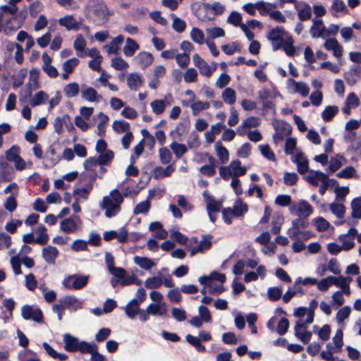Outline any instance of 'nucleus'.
I'll list each match as a JSON object with an SVG mask.
<instances>
[{"mask_svg":"<svg viewBox=\"0 0 361 361\" xmlns=\"http://www.w3.org/2000/svg\"><path fill=\"white\" fill-rule=\"evenodd\" d=\"M170 104L171 102L169 101L168 98L166 97L163 99L153 100L150 103V106L155 114L159 115L161 114L165 111L166 107Z\"/></svg>","mask_w":361,"mask_h":361,"instance_id":"obj_23","label":"nucleus"},{"mask_svg":"<svg viewBox=\"0 0 361 361\" xmlns=\"http://www.w3.org/2000/svg\"><path fill=\"white\" fill-rule=\"evenodd\" d=\"M310 173L305 176V179L314 186H317L319 182L326 180V175L320 171L310 170Z\"/></svg>","mask_w":361,"mask_h":361,"instance_id":"obj_21","label":"nucleus"},{"mask_svg":"<svg viewBox=\"0 0 361 361\" xmlns=\"http://www.w3.org/2000/svg\"><path fill=\"white\" fill-rule=\"evenodd\" d=\"M331 11H332V15L334 16H337L336 13L342 12L344 14L348 13V8L343 1L341 0H335L331 7Z\"/></svg>","mask_w":361,"mask_h":361,"instance_id":"obj_47","label":"nucleus"},{"mask_svg":"<svg viewBox=\"0 0 361 361\" xmlns=\"http://www.w3.org/2000/svg\"><path fill=\"white\" fill-rule=\"evenodd\" d=\"M338 112V107L337 106H328L322 111V118L324 121H329Z\"/></svg>","mask_w":361,"mask_h":361,"instance_id":"obj_46","label":"nucleus"},{"mask_svg":"<svg viewBox=\"0 0 361 361\" xmlns=\"http://www.w3.org/2000/svg\"><path fill=\"white\" fill-rule=\"evenodd\" d=\"M159 159L163 164H169L172 158V154L169 149L162 147L159 151Z\"/></svg>","mask_w":361,"mask_h":361,"instance_id":"obj_64","label":"nucleus"},{"mask_svg":"<svg viewBox=\"0 0 361 361\" xmlns=\"http://www.w3.org/2000/svg\"><path fill=\"white\" fill-rule=\"evenodd\" d=\"M215 149L216 152L217 157L222 164H225L228 161L229 153L228 149L222 145L220 142L215 143Z\"/></svg>","mask_w":361,"mask_h":361,"instance_id":"obj_30","label":"nucleus"},{"mask_svg":"<svg viewBox=\"0 0 361 361\" xmlns=\"http://www.w3.org/2000/svg\"><path fill=\"white\" fill-rule=\"evenodd\" d=\"M147 312H149L151 315H160L162 316L165 314L167 312V310L166 308V304L165 302H163L161 304H157V303H151L148 305L147 307Z\"/></svg>","mask_w":361,"mask_h":361,"instance_id":"obj_29","label":"nucleus"},{"mask_svg":"<svg viewBox=\"0 0 361 361\" xmlns=\"http://www.w3.org/2000/svg\"><path fill=\"white\" fill-rule=\"evenodd\" d=\"M125 312L129 318L134 319L140 312L139 302L136 299L130 300L127 304Z\"/></svg>","mask_w":361,"mask_h":361,"instance_id":"obj_28","label":"nucleus"},{"mask_svg":"<svg viewBox=\"0 0 361 361\" xmlns=\"http://www.w3.org/2000/svg\"><path fill=\"white\" fill-rule=\"evenodd\" d=\"M46 231L47 228L44 225H40L38 226L37 230L36 231L38 236L37 238H35V243L44 245L48 243L49 235L46 233Z\"/></svg>","mask_w":361,"mask_h":361,"instance_id":"obj_38","label":"nucleus"},{"mask_svg":"<svg viewBox=\"0 0 361 361\" xmlns=\"http://www.w3.org/2000/svg\"><path fill=\"white\" fill-rule=\"evenodd\" d=\"M82 97L90 102L97 101L101 96L92 87H85L82 90Z\"/></svg>","mask_w":361,"mask_h":361,"instance_id":"obj_37","label":"nucleus"},{"mask_svg":"<svg viewBox=\"0 0 361 361\" xmlns=\"http://www.w3.org/2000/svg\"><path fill=\"white\" fill-rule=\"evenodd\" d=\"M287 84L293 90V92L298 93L302 97H307L310 93V87L304 82H298L293 78H288Z\"/></svg>","mask_w":361,"mask_h":361,"instance_id":"obj_10","label":"nucleus"},{"mask_svg":"<svg viewBox=\"0 0 361 361\" xmlns=\"http://www.w3.org/2000/svg\"><path fill=\"white\" fill-rule=\"evenodd\" d=\"M190 37L193 42L199 44H202L204 42V35L203 32L197 27H193L192 29Z\"/></svg>","mask_w":361,"mask_h":361,"instance_id":"obj_57","label":"nucleus"},{"mask_svg":"<svg viewBox=\"0 0 361 361\" xmlns=\"http://www.w3.org/2000/svg\"><path fill=\"white\" fill-rule=\"evenodd\" d=\"M260 124V118L255 116H250L243 121V123L238 127L237 133L239 135H244L246 130L250 128L259 126Z\"/></svg>","mask_w":361,"mask_h":361,"instance_id":"obj_12","label":"nucleus"},{"mask_svg":"<svg viewBox=\"0 0 361 361\" xmlns=\"http://www.w3.org/2000/svg\"><path fill=\"white\" fill-rule=\"evenodd\" d=\"M186 341L192 345H193L196 350L199 352L205 351L206 348L201 344V341L199 337L188 334L185 337Z\"/></svg>","mask_w":361,"mask_h":361,"instance_id":"obj_55","label":"nucleus"},{"mask_svg":"<svg viewBox=\"0 0 361 361\" xmlns=\"http://www.w3.org/2000/svg\"><path fill=\"white\" fill-rule=\"evenodd\" d=\"M324 47L326 50L332 51L333 54L336 58L341 57L343 54V47L335 38H330L326 39L324 44Z\"/></svg>","mask_w":361,"mask_h":361,"instance_id":"obj_14","label":"nucleus"},{"mask_svg":"<svg viewBox=\"0 0 361 361\" xmlns=\"http://www.w3.org/2000/svg\"><path fill=\"white\" fill-rule=\"evenodd\" d=\"M124 37L122 35H118L107 45L104 47V48L107 50L109 54H116L119 46L123 42Z\"/></svg>","mask_w":361,"mask_h":361,"instance_id":"obj_31","label":"nucleus"},{"mask_svg":"<svg viewBox=\"0 0 361 361\" xmlns=\"http://www.w3.org/2000/svg\"><path fill=\"white\" fill-rule=\"evenodd\" d=\"M352 216L354 218H361V197L354 199L351 202Z\"/></svg>","mask_w":361,"mask_h":361,"instance_id":"obj_59","label":"nucleus"},{"mask_svg":"<svg viewBox=\"0 0 361 361\" xmlns=\"http://www.w3.org/2000/svg\"><path fill=\"white\" fill-rule=\"evenodd\" d=\"M336 176L340 178H357L356 170L353 166H348L336 173Z\"/></svg>","mask_w":361,"mask_h":361,"instance_id":"obj_51","label":"nucleus"},{"mask_svg":"<svg viewBox=\"0 0 361 361\" xmlns=\"http://www.w3.org/2000/svg\"><path fill=\"white\" fill-rule=\"evenodd\" d=\"M293 161L297 164L298 171L300 174H304L310 171L309 170L308 160L303 153L299 152Z\"/></svg>","mask_w":361,"mask_h":361,"instance_id":"obj_22","label":"nucleus"},{"mask_svg":"<svg viewBox=\"0 0 361 361\" xmlns=\"http://www.w3.org/2000/svg\"><path fill=\"white\" fill-rule=\"evenodd\" d=\"M288 56H293L295 51L293 47V39L290 36L287 35L284 39L282 47Z\"/></svg>","mask_w":361,"mask_h":361,"instance_id":"obj_56","label":"nucleus"},{"mask_svg":"<svg viewBox=\"0 0 361 361\" xmlns=\"http://www.w3.org/2000/svg\"><path fill=\"white\" fill-rule=\"evenodd\" d=\"M295 8L298 12L300 20L305 21L311 18L312 9L308 4L303 2H298L295 4Z\"/></svg>","mask_w":361,"mask_h":361,"instance_id":"obj_15","label":"nucleus"},{"mask_svg":"<svg viewBox=\"0 0 361 361\" xmlns=\"http://www.w3.org/2000/svg\"><path fill=\"white\" fill-rule=\"evenodd\" d=\"M126 82L128 87L133 91L137 90L142 85V78L140 75L132 73L127 75Z\"/></svg>","mask_w":361,"mask_h":361,"instance_id":"obj_20","label":"nucleus"},{"mask_svg":"<svg viewBox=\"0 0 361 361\" xmlns=\"http://www.w3.org/2000/svg\"><path fill=\"white\" fill-rule=\"evenodd\" d=\"M59 253L58 249L51 245H48L42 249V257L48 264H54Z\"/></svg>","mask_w":361,"mask_h":361,"instance_id":"obj_18","label":"nucleus"},{"mask_svg":"<svg viewBox=\"0 0 361 361\" xmlns=\"http://www.w3.org/2000/svg\"><path fill=\"white\" fill-rule=\"evenodd\" d=\"M21 315L25 320L41 323L43 321V314L39 308H35L31 305H25L21 308Z\"/></svg>","mask_w":361,"mask_h":361,"instance_id":"obj_8","label":"nucleus"},{"mask_svg":"<svg viewBox=\"0 0 361 361\" xmlns=\"http://www.w3.org/2000/svg\"><path fill=\"white\" fill-rule=\"evenodd\" d=\"M175 168L172 165H168L166 168L157 166L152 171V176L155 179H160L168 177L174 171Z\"/></svg>","mask_w":361,"mask_h":361,"instance_id":"obj_25","label":"nucleus"},{"mask_svg":"<svg viewBox=\"0 0 361 361\" xmlns=\"http://www.w3.org/2000/svg\"><path fill=\"white\" fill-rule=\"evenodd\" d=\"M350 312L351 308L349 306H344L341 308L336 315L337 322L338 324L343 323V322L349 317Z\"/></svg>","mask_w":361,"mask_h":361,"instance_id":"obj_53","label":"nucleus"},{"mask_svg":"<svg viewBox=\"0 0 361 361\" xmlns=\"http://www.w3.org/2000/svg\"><path fill=\"white\" fill-rule=\"evenodd\" d=\"M134 262L142 269L149 270L155 266V264L149 258L145 257L136 256L134 257Z\"/></svg>","mask_w":361,"mask_h":361,"instance_id":"obj_42","label":"nucleus"},{"mask_svg":"<svg viewBox=\"0 0 361 361\" xmlns=\"http://www.w3.org/2000/svg\"><path fill=\"white\" fill-rule=\"evenodd\" d=\"M139 49V44L133 39L127 38L126 44L123 47V53L126 56H132Z\"/></svg>","mask_w":361,"mask_h":361,"instance_id":"obj_33","label":"nucleus"},{"mask_svg":"<svg viewBox=\"0 0 361 361\" xmlns=\"http://www.w3.org/2000/svg\"><path fill=\"white\" fill-rule=\"evenodd\" d=\"M80 87L77 82H71L66 85L63 88V92L66 97L71 98L77 96L79 93Z\"/></svg>","mask_w":361,"mask_h":361,"instance_id":"obj_45","label":"nucleus"},{"mask_svg":"<svg viewBox=\"0 0 361 361\" xmlns=\"http://www.w3.org/2000/svg\"><path fill=\"white\" fill-rule=\"evenodd\" d=\"M18 11V7L16 5L6 4L0 6V20H5V16L7 14L16 15Z\"/></svg>","mask_w":361,"mask_h":361,"instance_id":"obj_44","label":"nucleus"},{"mask_svg":"<svg viewBox=\"0 0 361 361\" xmlns=\"http://www.w3.org/2000/svg\"><path fill=\"white\" fill-rule=\"evenodd\" d=\"M90 280L89 275L71 274L63 280V286L68 290H80L85 288Z\"/></svg>","mask_w":361,"mask_h":361,"instance_id":"obj_4","label":"nucleus"},{"mask_svg":"<svg viewBox=\"0 0 361 361\" xmlns=\"http://www.w3.org/2000/svg\"><path fill=\"white\" fill-rule=\"evenodd\" d=\"M153 60V56L150 53L146 51L140 52L134 58L135 63L142 68H145L146 67L150 66L152 63Z\"/></svg>","mask_w":361,"mask_h":361,"instance_id":"obj_19","label":"nucleus"},{"mask_svg":"<svg viewBox=\"0 0 361 361\" xmlns=\"http://www.w3.org/2000/svg\"><path fill=\"white\" fill-rule=\"evenodd\" d=\"M66 121H68V114H64L62 117L57 116L55 118L54 121V128L58 135H61L63 133V126Z\"/></svg>","mask_w":361,"mask_h":361,"instance_id":"obj_54","label":"nucleus"},{"mask_svg":"<svg viewBox=\"0 0 361 361\" xmlns=\"http://www.w3.org/2000/svg\"><path fill=\"white\" fill-rule=\"evenodd\" d=\"M81 225L80 218L78 215H72L60 222V229L66 233H73L80 230Z\"/></svg>","mask_w":361,"mask_h":361,"instance_id":"obj_5","label":"nucleus"},{"mask_svg":"<svg viewBox=\"0 0 361 361\" xmlns=\"http://www.w3.org/2000/svg\"><path fill=\"white\" fill-rule=\"evenodd\" d=\"M292 128L287 122H282L276 128V133L274 135V140L276 143L284 139L286 136L290 135Z\"/></svg>","mask_w":361,"mask_h":361,"instance_id":"obj_13","label":"nucleus"},{"mask_svg":"<svg viewBox=\"0 0 361 361\" xmlns=\"http://www.w3.org/2000/svg\"><path fill=\"white\" fill-rule=\"evenodd\" d=\"M171 17L173 20L172 27L179 33L183 32L186 27L185 20L180 19L173 13L171 15Z\"/></svg>","mask_w":361,"mask_h":361,"instance_id":"obj_49","label":"nucleus"},{"mask_svg":"<svg viewBox=\"0 0 361 361\" xmlns=\"http://www.w3.org/2000/svg\"><path fill=\"white\" fill-rule=\"evenodd\" d=\"M209 106L210 104L208 102L195 101L190 104V108L194 115H197L203 110L208 109Z\"/></svg>","mask_w":361,"mask_h":361,"instance_id":"obj_50","label":"nucleus"},{"mask_svg":"<svg viewBox=\"0 0 361 361\" xmlns=\"http://www.w3.org/2000/svg\"><path fill=\"white\" fill-rule=\"evenodd\" d=\"M170 147L177 158H180L187 152V147L185 145L176 142H172Z\"/></svg>","mask_w":361,"mask_h":361,"instance_id":"obj_58","label":"nucleus"},{"mask_svg":"<svg viewBox=\"0 0 361 361\" xmlns=\"http://www.w3.org/2000/svg\"><path fill=\"white\" fill-rule=\"evenodd\" d=\"M60 302L63 303L66 307H73L74 310L81 307L82 302L78 298L73 296H66L60 300Z\"/></svg>","mask_w":361,"mask_h":361,"instance_id":"obj_39","label":"nucleus"},{"mask_svg":"<svg viewBox=\"0 0 361 361\" xmlns=\"http://www.w3.org/2000/svg\"><path fill=\"white\" fill-rule=\"evenodd\" d=\"M202 195L207 204V211L208 212L209 219L212 222H214L216 219V216L214 214V213L220 211L222 207V202L221 201L216 200L207 191H204L202 193Z\"/></svg>","mask_w":361,"mask_h":361,"instance_id":"obj_7","label":"nucleus"},{"mask_svg":"<svg viewBox=\"0 0 361 361\" xmlns=\"http://www.w3.org/2000/svg\"><path fill=\"white\" fill-rule=\"evenodd\" d=\"M247 205L243 203L240 200H238L231 212H233V215L235 216H243L245 213L247 212Z\"/></svg>","mask_w":361,"mask_h":361,"instance_id":"obj_52","label":"nucleus"},{"mask_svg":"<svg viewBox=\"0 0 361 361\" xmlns=\"http://www.w3.org/2000/svg\"><path fill=\"white\" fill-rule=\"evenodd\" d=\"M286 36L287 35L283 27H276L269 32L267 38L271 42L272 48L276 51L282 47L283 42Z\"/></svg>","mask_w":361,"mask_h":361,"instance_id":"obj_6","label":"nucleus"},{"mask_svg":"<svg viewBox=\"0 0 361 361\" xmlns=\"http://www.w3.org/2000/svg\"><path fill=\"white\" fill-rule=\"evenodd\" d=\"M59 23L60 25L65 27L68 30H78L80 28V23L77 21L71 15L59 18Z\"/></svg>","mask_w":361,"mask_h":361,"instance_id":"obj_16","label":"nucleus"},{"mask_svg":"<svg viewBox=\"0 0 361 361\" xmlns=\"http://www.w3.org/2000/svg\"><path fill=\"white\" fill-rule=\"evenodd\" d=\"M49 99V95L44 91H39L35 93L30 101L32 106H39L44 104Z\"/></svg>","mask_w":361,"mask_h":361,"instance_id":"obj_32","label":"nucleus"},{"mask_svg":"<svg viewBox=\"0 0 361 361\" xmlns=\"http://www.w3.org/2000/svg\"><path fill=\"white\" fill-rule=\"evenodd\" d=\"M310 32L313 38H326V27L324 26V25L320 26H311Z\"/></svg>","mask_w":361,"mask_h":361,"instance_id":"obj_60","label":"nucleus"},{"mask_svg":"<svg viewBox=\"0 0 361 361\" xmlns=\"http://www.w3.org/2000/svg\"><path fill=\"white\" fill-rule=\"evenodd\" d=\"M92 189V183H89L85 187L74 190L73 195L75 197V200L79 202L81 199L87 200Z\"/></svg>","mask_w":361,"mask_h":361,"instance_id":"obj_26","label":"nucleus"},{"mask_svg":"<svg viewBox=\"0 0 361 361\" xmlns=\"http://www.w3.org/2000/svg\"><path fill=\"white\" fill-rule=\"evenodd\" d=\"M209 164L202 166L200 169V171L202 174L207 176H212L215 174L216 170V159L211 155H208Z\"/></svg>","mask_w":361,"mask_h":361,"instance_id":"obj_27","label":"nucleus"},{"mask_svg":"<svg viewBox=\"0 0 361 361\" xmlns=\"http://www.w3.org/2000/svg\"><path fill=\"white\" fill-rule=\"evenodd\" d=\"M43 348L46 353L53 359H58L59 361H64L68 358V356L64 353H59L56 352L49 344L46 342L42 343Z\"/></svg>","mask_w":361,"mask_h":361,"instance_id":"obj_34","label":"nucleus"},{"mask_svg":"<svg viewBox=\"0 0 361 361\" xmlns=\"http://www.w3.org/2000/svg\"><path fill=\"white\" fill-rule=\"evenodd\" d=\"M345 302V299L343 296L341 291H336L332 295L331 304L334 309H337L338 307L342 306Z\"/></svg>","mask_w":361,"mask_h":361,"instance_id":"obj_62","label":"nucleus"},{"mask_svg":"<svg viewBox=\"0 0 361 361\" xmlns=\"http://www.w3.org/2000/svg\"><path fill=\"white\" fill-rule=\"evenodd\" d=\"M226 128V126L223 123H217L211 127L210 131L205 133L206 138L209 142L214 140V135L221 133L223 129Z\"/></svg>","mask_w":361,"mask_h":361,"instance_id":"obj_35","label":"nucleus"},{"mask_svg":"<svg viewBox=\"0 0 361 361\" xmlns=\"http://www.w3.org/2000/svg\"><path fill=\"white\" fill-rule=\"evenodd\" d=\"M112 128L117 133H127L130 129V124L123 120H118L113 123Z\"/></svg>","mask_w":361,"mask_h":361,"instance_id":"obj_48","label":"nucleus"},{"mask_svg":"<svg viewBox=\"0 0 361 361\" xmlns=\"http://www.w3.org/2000/svg\"><path fill=\"white\" fill-rule=\"evenodd\" d=\"M176 61L178 65L184 68L187 67L190 61V56L187 53L178 54L176 56Z\"/></svg>","mask_w":361,"mask_h":361,"instance_id":"obj_61","label":"nucleus"},{"mask_svg":"<svg viewBox=\"0 0 361 361\" xmlns=\"http://www.w3.org/2000/svg\"><path fill=\"white\" fill-rule=\"evenodd\" d=\"M123 202V195L117 189H114L110 191L109 195L103 197L100 207L105 210L106 217L111 218L121 212Z\"/></svg>","mask_w":361,"mask_h":361,"instance_id":"obj_1","label":"nucleus"},{"mask_svg":"<svg viewBox=\"0 0 361 361\" xmlns=\"http://www.w3.org/2000/svg\"><path fill=\"white\" fill-rule=\"evenodd\" d=\"M276 8L275 4L267 3L264 1H259L257 3V8L259 11L261 15H267Z\"/></svg>","mask_w":361,"mask_h":361,"instance_id":"obj_43","label":"nucleus"},{"mask_svg":"<svg viewBox=\"0 0 361 361\" xmlns=\"http://www.w3.org/2000/svg\"><path fill=\"white\" fill-rule=\"evenodd\" d=\"M87 9L90 19L95 25H103L111 13L102 0H90L87 4Z\"/></svg>","mask_w":361,"mask_h":361,"instance_id":"obj_2","label":"nucleus"},{"mask_svg":"<svg viewBox=\"0 0 361 361\" xmlns=\"http://www.w3.org/2000/svg\"><path fill=\"white\" fill-rule=\"evenodd\" d=\"M167 271L168 269L166 268H163L161 271L159 272V275L157 276L148 278L145 281V286L149 289L159 288L163 284V277L161 272Z\"/></svg>","mask_w":361,"mask_h":361,"instance_id":"obj_24","label":"nucleus"},{"mask_svg":"<svg viewBox=\"0 0 361 361\" xmlns=\"http://www.w3.org/2000/svg\"><path fill=\"white\" fill-rule=\"evenodd\" d=\"M306 329L305 324L300 322H298L294 328L295 336L305 344L308 343L312 338V332L306 331Z\"/></svg>","mask_w":361,"mask_h":361,"instance_id":"obj_11","label":"nucleus"},{"mask_svg":"<svg viewBox=\"0 0 361 361\" xmlns=\"http://www.w3.org/2000/svg\"><path fill=\"white\" fill-rule=\"evenodd\" d=\"M258 98L264 109H272L274 108V104L273 102L274 96L269 90L266 88L260 90L258 92Z\"/></svg>","mask_w":361,"mask_h":361,"instance_id":"obj_9","label":"nucleus"},{"mask_svg":"<svg viewBox=\"0 0 361 361\" xmlns=\"http://www.w3.org/2000/svg\"><path fill=\"white\" fill-rule=\"evenodd\" d=\"M221 97L225 103L232 105L236 101L235 91L231 87H226L223 91Z\"/></svg>","mask_w":361,"mask_h":361,"instance_id":"obj_40","label":"nucleus"},{"mask_svg":"<svg viewBox=\"0 0 361 361\" xmlns=\"http://www.w3.org/2000/svg\"><path fill=\"white\" fill-rule=\"evenodd\" d=\"M294 210L299 217L307 218L312 213L313 208L307 201L302 200L294 207Z\"/></svg>","mask_w":361,"mask_h":361,"instance_id":"obj_17","label":"nucleus"},{"mask_svg":"<svg viewBox=\"0 0 361 361\" xmlns=\"http://www.w3.org/2000/svg\"><path fill=\"white\" fill-rule=\"evenodd\" d=\"M63 341L65 343L64 348L68 352L80 351L82 353H86L91 350L90 343L86 341H80L79 339L69 334L63 335Z\"/></svg>","mask_w":361,"mask_h":361,"instance_id":"obj_3","label":"nucleus"},{"mask_svg":"<svg viewBox=\"0 0 361 361\" xmlns=\"http://www.w3.org/2000/svg\"><path fill=\"white\" fill-rule=\"evenodd\" d=\"M151 208V202H150V197H148L147 200L140 202L139 204H137L134 209H133V214L135 215L137 214H147L148 212L149 211Z\"/></svg>","mask_w":361,"mask_h":361,"instance_id":"obj_36","label":"nucleus"},{"mask_svg":"<svg viewBox=\"0 0 361 361\" xmlns=\"http://www.w3.org/2000/svg\"><path fill=\"white\" fill-rule=\"evenodd\" d=\"M267 295L271 300H278L282 296V289L279 287H271L267 290Z\"/></svg>","mask_w":361,"mask_h":361,"instance_id":"obj_63","label":"nucleus"},{"mask_svg":"<svg viewBox=\"0 0 361 361\" xmlns=\"http://www.w3.org/2000/svg\"><path fill=\"white\" fill-rule=\"evenodd\" d=\"M229 165L233 176L238 177L246 173L247 169L244 166H241V163L238 159L231 161Z\"/></svg>","mask_w":361,"mask_h":361,"instance_id":"obj_41","label":"nucleus"}]
</instances>
